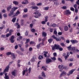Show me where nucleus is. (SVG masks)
<instances>
[{"instance_id": "f257e3e1", "label": "nucleus", "mask_w": 79, "mask_h": 79, "mask_svg": "<svg viewBox=\"0 0 79 79\" xmlns=\"http://www.w3.org/2000/svg\"><path fill=\"white\" fill-rule=\"evenodd\" d=\"M52 50L53 51L55 49V50H59L60 51H63V48L60 47V45L56 44H55L53 46H52Z\"/></svg>"}, {"instance_id": "f03ea898", "label": "nucleus", "mask_w": 79, "mask_h": 79, "mask_svg": "<svg viewBox=\"0 0 79 79\" xmlns=\"http://www.w3.org/2000/svg\"><path fill=\"white\" fill-rule=\"evenodd\" d=\"M18 8L16 7H14L13 8H12L11 10L10 11V13L8 14L9 16H11L13 15L14 12H15Z\"/></svg>"}, {"instance_id": "7ed1b4c3", "label": "nucleus", "mask_w": 79, "mask_h": 79, "mask_svg": "<svg viewBox=\"0 0 79 79\" xmlns=\"http://www.w3.org/2000/svg\"><path fill=\"white\" fill-rule=\"evenodd\" d=\"M67 48L69 51H72L73 53H75L76 51V48L75 47H71V45H70L69 46L67 47Z\"/></svg>"}, {"instance_id": "20e7f679", "label": "nucleus", "mask_w": 79, "mask_h": 79, "mask_svg": "<svg viewBox=\"0 0 79 79\" xmlns=\"http://www.w3.org/2000/svg\"><path fill=\"white\" fill-rule=\"evenodd\" d=\"M34 14L36 15L34 16L35 18H38L39 16H41V14L39 13L38 11H36L35 12Z\"/></svg>"}, {"instance_id": "39448f33", "label": "nucleus", "mask_w": 79, "mask_h": 79, "mask_svg": "<svg viewBox=\"0 0 79 79\" xmlns=\"http://www.w3.org/2000/svg\"><path fill=\"white\" fill-rule=\"evenodd\" d=\"M51 62H52V59L49 58H46V64H49V63H51Z\"/></svg>"}, {"instance_id": "423d86ee", "label": "nucleus", "mask_w": 79, "mask_h": 79, "mask_svg": "<svg viewBox=\"0 0 79 79\" xmlns=\"http://www.w3.org/2000/svg\"><path fill=\"white\" fill-rule=\"evenodd\" d=\"M14 39H15V36L12 35L10 39L11 43H14V42H15V40H14Z\"/></svg>"}, {"instance_id": "0eeeda50", "label": "nucleus", "mask_w": 79, "mask_h": 79, "mask_svg": "<svg viewBox=\"0 0 79 79\" xmlns=\"http://www.w3.org/2000/svg\"><path fill=\"white\" fill-rule=\"evenodd\" d=\"M9 69H10V64H9L8 65L6 66L3 72H8L9 71Z\"/></svg>"}, {"instance_id": "6e6552de", "label": "nucleus", "mask_w": 79, "mask_h": 79, "mask_svg": "<svg viewBox=\"0 0 79 79\" xmlns=\"http://www.w3.org/2000/svg\"><path fill=\"white\" fill-rule=\"evenodd\" d=\"M64 66L63 65H59L58 68L60 69V72H62V71L63 69L64 68Z\"/></svg>"}, {"instance_id": "1a4fd4ad", "label": "nucleus", "mask_w": 79, "mask_h": 79, "mask_svg": "<svg viewBox=\"0 0 79 79\" xmlns=\"http://www.w3.org/2000/svg\"><path fill=\"white\" fill-rule=\"evenodd\" d=\"M74 71H75V69H72L69 72V73L67 74L68 76H69V75L72 74Z\"/></svg>"}, {"instance_id": "9d476101", "label": "nucleus", "mask_w": 79, "mask_h": 79, "mask_svg": "<svg viewBox=\"0 0 79 79\" xmlns=\"http://www.w3.org/2000/svg\"><path fill=\"white\" fill-rule=\"evenodd\" d=\"M26 68V69L25 70H23L22 71L23 76L25 75V74L26 73V72L27 73V71H28V69L27 68Z\"/></svg>"}, {"instance_id": "9b49d317", "label": "nucleus", "mask_w": 79, "mask_h": 79, "mask_svg": "<svg viewBox=\"0 0 79 79\" xmlns=\"http://www.w3.org/2000/svg\"><path fill=\"white\" fill-rule=\"evenodd\" d=\"M66 72L64 71H63L60 75V77H62L63 76H64V75H66Z\"/></svg>"}, {"instance_id": "f8f14e48", "label": "nucleus", "mask_w": 79, "mask_h": 79, "mask_svg": "<svg viewBox=\"0 0 79 79\" xmlns=\"http://www.w3.org/2000/svg\"><path fill=\"white\" fill-rule=\"evenodd\" d=\"M70 42H72V44H74L75 43H78V41L77 40H72Z\"/></svg>"}, {"instance_id": "ddd939ff", "label": "nucleus", "mask_w": 79, "mask_h": 79, "mask_svg": "<svg viewBox=\"0 0 79 79\" xmlns=\"http://www.w3.org/2000/svg\"><path fill=\"white\" fill-rule=\"evenodd\" d=\"M65 12L66 15H68L71 14V12L69 10H66V11Z\"/></svg>"}, {"instance_id": "4468645a", "label": "nucleus", "mask_w": 79, "mask_h": 79, "mask_svg": "<svg viewBox=\"0 0 79 79\" xmlns=\"http://www.w3.org/2000/svg\"><path fill=\"white\" fill-rule=\"evenodd\" d=\"M16 71V70L15 69L12 72L11 74L12 76H16V72H15Z\"/></svg>"}, {"instance_id": "2eb2a0df", "label": "nucleus", "mask_w": 79, "mask_h": 79, "mask_svg": "<svg viewBox=\"0 0 79 79\" xmlns=\"http://www.w3.org/2000/svg\"><path fill=\"white\" fill-rule=\"evenodd\" d=\"M11 8H12V6H11V5H10L9 6H8L7 8V11H9Z\"/></svg>"}, {"instance_id": "dca6fc26", "label": "nucleus", "mask_w": 79, "mask_h": 79, "mask_svg": "<svg viewBox=\"0 0 79 79\" xmlns=\"http://www.w3.org/2000/svg\"><path fill=\"white\" fill-rule=\"evenodd\" d=\"M42 36L44 37V38L45 37L47 36V33L45 32H43L42 33Z\"/></svg>"}, {"instance_id": "f3484780", "label": "nucleus", "mask_w": 79, "mask_h": 79, "mask_svg": "<svg viewBox=\"0 0 79 79\" xmlns=\"http://www.w3.org/2000/svg\"><path fill=\"white\" fill-rule=\"evenodd\" d=\"M11 56H12V60H15L16 59V56L15 55L14 53H12V55H11Z\"/></svg>"}, {"instance_id": "a211bd4d", "label": "nucleus", "mask_w": 79, "mask_h": 79, "mask_svg": "<svg viewBox=\"0 0 79 79\" xmlns=\"http://www.w3.org/2000/svg\"><path fill=\"white\" fill-rule=\"evenodd\" d=\"M44 57H47V54H48V52H47V51H46V52L44 51Z\"/></svg>"}, {"instance_id": "6ab92c4d", "label": "nucleus", "mask_w": 79, "mask_h": 79, "mask_svg": "<svg viewBox=\"0 0 79 79\" xmlns=\"http://www.w3.org/2000/svg\"><path fill=\"white\" fill-rule=\"evenodd\" d=\"M68 27L67 26H65L64 27V31H68Z\"/></svg>"}, {"instance_id": "aec40b11", "label": "nucleus", "mask_w": 79, "mask_h": 79, "mask_svg": "<svg viewBox=\"0 0 79 79\" xmlns=\"http://www.w3.org/2000/svg\"><path fill=\"white\" fill-rule=\"evenodd\" d=\"M53 41V39L50 38V39L48 40V42L49 43V44H51L52 41Z\"/></svg>"}, {"instance_id": "412c9836", "label": "nucleus", "mask_w": 79, "mask_h": 79, "mask_svg": "<svg viewBox=\"0 0 79 79\" xmlns=\"http://www.w3.org/2000/svg\"><path fill=\"white\" fill-rule=\"evenodd\" d=\"M32 9L33 10L35 9L37 10V9H39V7L37 6H32Z\"/></svg>"}, {"instance_id": "4be33fe9", "label": "nucleus", "mask_w": 79, "mask_h": 79, "mask_svg": "<svg viewBox=\"0 0 79 79\" xmlns=\"http://www.w3.org/2000/svg\"><path fill=\"white\" fill-rule=\"evenodd\" d=\"M43 58V56L41 55H39L38 57V59H39V60H42Z\"/></svg>"}, {"instance_id": "5701e85b", "label": "nucleus", "mask_w": 79, "mask_h": 79, "mask_svg": "<svg viewBox=\"0 0 79 79\" xmlns=\"http://www.w3.org/2000/svg\"><path fill=\"white\" fill-rule=\"evenodd\" d=\"M48 9H49V7H45L43 8V10H46V11H47V10H48Z\"/></svg>"}, {"instance_id": "b1692460", "label": "nucleus", "mask_w": 79, "mask_h": 79, "mask_svg": "<svg viewBox=\"0 0 79 79\" xmlns=\"http://www.w3.org/2000/svg\"><path fill=\"white\" fill-rule=\"evenodd\" d=\"M53 2H54V5H59V3H58V2L57 1H53Z\"/></svg>"}, {"instance_id": "393cba45", "label": "nucleus", "mask_w": 79, "mask_h": 79, "mask_svg": "<svg viewBox=\"0 0 79 79\" xmlns=\"http://www.w3.org/2000/svg\"><path fill=\"white\" fill-rule=\"evenodd\" d=\"M55 40H56V41L57 42H58V41H60L61 40V38H57L56 37V38L55 39Z\"/></svg>"}, {"instance_id": "a878e982", "label": "nucleus", "mask_w": 79, "mask_h": 79, "mask_svg": "<svg viewBox=\"0 0 79 79\" xmlns=\"http://www.w3.org/2000/svg\"><path fill=\"white\" fill-rule=\"evenodd\" d=\"M41 76L43 77H46V76H45V74L44 72H42L41 73Z\"/></svg>"}, {"instance_id": "bb28decb", "label": "nucleus", "mask_w": 79, "mask_h": 79, "mask_svg": "<svg viewBox=\"0 0 79 79\" xmlns=\"http://www.w3.org/2000/svg\"><path fill=\"white\" fill-rule=\"evenodd\" d=\"M6 55H7V56H9V55H12V53L11 52H8L6 53Z\"/></svg>"}, {"instance_id": "cd10ccee", "label": "nucleus", "mask_w": 79, "mask_h": 79, "mask_svg": "<svg viewBox=\"0 0 79 79\" xmlns=\"http://www.w3.org/2000/svg\"><path fill=\"white\" fill-rule=\"evenodd\" d=\"M13 3L14 4H15V5H18V2L16 1H14L13 2Z\"/></svg>"}, {"instance_id": "c85d7f7f", "label": "nucleus", "mask_w": 79, "mask_h": 79, "mask_svg": "<svg viewBox=\"0 0 79 79\" xmlns=\"http://www.w3.org/2000/svg\"><path fill=\"white\" fill-rule=\"evenodd\" d=\"M51 59L52 60H53V61H55L56 60V59L55 58V57L54 56L53 57H51Z\"/></svg>"}, {"instance_id": "c756f323", "label": "nucleus", "mask_w": 79, "mask_h": 79, "mask_svg": "<svg viewBox=\"0 0 79 79\" xmlns=\"http://www.w3.org/2000/svg\"><path fill=\"white\" fill-rule=\"evenodd\" d=\"M16 18L15 17L14 18H13V19H12V21L13 23H15V21H16Z\"/></svg>"}, {"instance_id": "7c9ffc66", "label": "nucleus", "mask_w": 79, "mask_h": 79, "mask_svg": "<svg viewBox=\"0 0 79 79\" xmlns=\"http://www.w3.org/2000/svg\"><path fill=\"white\" fill-rule=\"evenodd\" d=\"M48 19V16H46L45 17L44 21L45 22H47V21H48V20L47 19Z\"/></svg>"}, {"instance_id": "2f4dec72", "label": "nucleus", "mask_w": 79, "mask_h": 79, "mask_svg": "<svg viewBox=\"0 0 79 79\" xmlns=\"http://www.w3.org/2000/svg\"><path fill=\"white\" fill-rule=\"evenodd\" d=\"M40 45H41V44H40L37 45L36 47L38 49H39V48H40Z\"/></svg>"}, {"instance_id": "473e14b6", "label": "nucleus", "mask_w": 79, "mask_h": 79, "mask_svg": "<svg viewBox=\"0 0 79 79\" xmlns=\"http://www.w3.org/2000/svg\"><path fill=\"white\" fill-rule=\"evenodd\" d=\"M42 68L43 69L44 71H47V68H45V66H42Z\"/></svg>"}, {"instance_id": "72a5a7b5", "label": "nucleus", "mask_w": 79, "mask_h": 79, "mask_svg": "<svg viewBox=\"0 0 79 79\" xmlns=\"http://www.w3.org/2000/svg\"><path fill=\"white\" fill-rule=\"evenodd\" d=\"M11 35L10 33H8L6 35V37H9V36H10Z\"/></svg>"}, {"instance_id": "f704fd0d", "label": "nucleus", "mask_w": 79, "mask_h": 79, "mask_svg": "<svg viewBox=\"0 0 79 79\" xmlns=\"http://www.w3.org/2000/svg\"><path fill=\"white\" fill-rule=\"evenodd\" d=\"M5 26L4 25H2V27H0V29H3Z\"/></svg>"}, {"instance_id": "c9c22d12", "label": "nucleus", "mask_w": 79, "mask_h": 79, "mask_svg": "<svg viewBox=\"0 0 79 79\" xmlns=\"http://www.w3.org/2000/svg\"><path fill=\"white\" fill-rule=\"evenodd\" d=\"M52 26L53 27H55L56 26V24L55 23H53V24L52 25Z\"/></svg>"}, {"instance_id": "e433bc0d", "label": "nucleus", "mask_w": 79, "mask_h": 79, "mask_svg": "<svg viewBox=\"0 0 79 79\" xmlns=\"http://www.w3.org/2000/svg\"><path fill=\"white\" fill-rule=\"evenodd\" d=\"M30 41V39H27L26 40V43H25V44H28V43Z\"/></svg>"}, {"instance_id": "4c0bfd02", "label": "nucleus", "mask_w": 79, "mask_h": 79, "mask_svg": "<svg viewBox=\"0 0 79 79\" xmlns=\"http://www.w3.org/2000/svg\"><path fill=\"white\" fill-rule=\"evenodd\" d=\"M20 13V12H19V10H17L15 14V15H18Z\"/></svg>"}, {"instance_id": "58836bf2", "label": "nucleus", "mask_w": 79, "mask_h": 79, "mask_svg": "<svg viewBox=\"0 0 79 79\" xmlns=\"http://www.w3.org/2000/svg\"><path fill=\"white\" fill-rule=\"evenodd\" d=\"M23 11L24 13H26L27 12V9L25 8L23 10Z\"/></svg>"}, {"instance_id": "ea45409f", "label": "nucleus", "mask_w": 79, "mask_h": 79, "mask_svg": "<svg viewBox=\"0 0 79 79\" xmlns=\"http://www.w3.org/2000/svg\"><path fill=\"white\" fill-rule=\"evenodd\" d=\"M31 31L32 32H35V30L34 28H32L31 30Z\"/></svg>"}, {"instance_id": "a19ab883", "label": "nucleus", "mask_w": 79, "mask_h": 79, "mask_svg": "<svg viewBox=\"0 0 79 79\" xmlns=\"http://www.w3.org/2000/svg\"><path fill=\"white\" fill-rule=\"evenodd\" d=\"M68 61H73V59H68Z\"/></svg>"}, {"instance_id": "79ce46f5", "label": "nucleus", "mask_w": 79, "mask_h": 79, "mask_svg": "<svg viewBox=\"0 0 79 79\" xmlns=\"http://www.w3.org/2000/svg\"><path fill=\"white\" fill-rule=\"evenodd\" d=\"M53 33L55 34V35H57V34H58L57 31H56V30L54 31Z\"/></svg>"}, {"instance_id": "37998d69", "label": "nucleus", "mask_w": 79, "mask_h": 79, "mask_svg": "<svg viewBox=\"0 0 79 79\" xmlns=\"http://www.w3.org/2000/svg\"><path fill=\"white\" fill-rule=\"evenodd\" d=\"M60 45L62 46V47H64L65 44H64V43H60Z\"/></svg>"}, {"instance_id": "c03bdc74", "label": "nucleus", "mask_w": 79, "mask_h": 79, "mask_svg": "<svg viewBox=\"0 0 79 79\" xmlns=\"http://www.w3.org/2000/svg\"><path fill=\"white\" fill-rule=\"evenodd\" d=\"M70 10L71 11H74V9L73 7H71L70 8Z\"/></svg>"}, {"instance_id": "a18cd8bd", "label": "nucleus", "mask_w": 79, "mask_h": 79, "mask_svg": "<svg viewBox=\"0 0 79 79\" xmlns=\"http://www.w3.org/2000/svg\"><path fill=\"white\" fill-rule=\"evenodd\" d=\"M13 32V30H10L9 31V34H10L11 35V33Z\"/></svg>"}, {"instance_id": "49530a36", "label": "nucleus", "mask_w": 79, "mask_h": 79, "mask_svg": "<svg viewBox=\"0 0 79 79\" xmlns=\"http://www.w3.org/2000/svg\"><path fill=\"white\" fill-rule=\"evenodd\" d=\"M4 78L5 79H9V76H6V77H4Z\"/></svg>"}, {"instance_id": "de8ad7c7", "label": "nucleus", "mask_w": 79, "mask_h": 79, "mask_svg": "<svg viewBox=\"0 0 79 79\" xmlns=\"http://www.w3.org/2000/svg\"><path fill=\"white\" fill-rule=\"evenodd\" d=\"M68 56H64V58H65V60H67V58H68Z\"/></svg>"}, {"instance_id": "09e8293b", "label": "nucleus", "mask_w": 79, "mask_h": 79, "mask_svg": "<svg viewBox=\"0 0 79 79\" xmlns=\"http://www.w3.org/2000/svg\"><path fill=\"white\" fill-rule=\"evenodd\" d=\"M73 6H74V8H75V9L77 8V4H74L73 5Z\"/></svg>"}, {"instance_id": "8fccbe9b", "label": "nucleus", "mask_w": 79, "mask_h": 79, "mask_svg": "<svg viewBox=\"0 0 79 79\" xmlns=\"http://www.w3.org/2000/svg\"><path fill=\"white\" fill-rule=\"evenodd\" d=\"M49 31L50 32H53V28H50L49 29Z\"/></svg>"}, {"instance_id": "3c124183", "label": "nucleus", "mask_w": 79, "mask_h": 79, "mask_svg": "<svg viewBox=\"0 0 79 79\" xmlns=\"http://www.w3.org/2000/svg\"><path fill=\"white\" fill-rule=\"evenodd\" d=\"M35 61V60H34V59H33V58H32L31 60H30V61H31L32 63H33L34 61Z\"/></svg>"}, {"instance_id": "603ef678", "label": "nucleus", "mask_w": 79, "mask_h": 79, "mask_svg": "<svg viewBox=\"0 0 79 79\" xmlns=\"http://www.w3.org/2000/svg\"><path fill=\"white\" fill-rule=\"evenodd\" d=\"M18 38L19 39V40H21V39H23V37L21 36H19Z\"/></svg>"}, {"instance_id": "864d4df0", "label": "nucleus", "mask_w": 79, "mask_h": 79, "mask_svg": "<svg viewBox=\"0 0 79 79\" xmlns=\"http://www.w3.org/2000/svg\"><path fill=\"white\" fill-rule=\"evenodd\" d=\"M58 60L59 61H60V62H62L63 61V60H61V58H58Z\"/></svg>"}, {"instance_id": "5fc2aeb1", "label": "nucleus", "mask_w": 79, "mask_h": 79, "mask_svg": "<svg viewBox=\"0 0 79 79\" xmlns=\"http://www.w3.org/2000/svg\"><path fill=\"white\" fill-rule=\"evenodd\" d=\"M53 56H55H55H57V54L56 53V52H55L53 54Z\"/></svg>"}, {"instance_id": "6e6d98bb", "label": "nucleus", "mask_w": 79, "mask_h": 79, "mask_svg": "<svg viewBox=\"0 0 79 79\" xmlns=\"http://www.w3.org/2000/svg\"><path fill=\"white\" fill-rule=\"evenodd\" d=\"M78 19V16H76L74 20L75 21H76V20H77Z\"/></svg>"}, {"instance_id": "4d7b16f0", "label": "nucleus", "mask_w": 79, "mask_h": 79, "mask_svg": "<svg viewBox=\"0 0 79 79\" xmlns=\"http://www.w3.org/2000/svg\"><path fill=\"white\" fill-rule=\"evenodd\" d=\"M67 7L66 6H64L62 7V9H63V10H65V9H66Z\"/></svg>"}, {"instance_id": "13d9d810", "label": "nucleus", "mask_w": 79, "mask_h": 79, "mask_svg": "<svg viewBox=\"0 0 79 79\" xmlns=\"http://www.w3.org/2000/svg\"><path fill=\"white\" fill-rule=\"evenodd\" d=\"M33 26V24L32 23H31L30 24V27L32 29V27Z\"/></svg>"}, {"instance_id": "bf43d9fd", "label": "nucleus", "mask_w": 79, "mask_h": 79, "mask_svg": "<svg viewBox=\"0 0 79 79\" xmlns=\"http://www.w3.org/2000/svg\"><path fill=\"white\" fill-rule=\"evenodd\" d=\"M46 22H45V21H42V22H41V23L42 24H45V23H46Z\"/></svg>"}, {"instance_id": "052dcab7", "label": "nucleus", "mask_w": 79, "mask_h": 79, "mask_svg": "<svg viewBox=\"0 0 79 79\" xmlns=\"http://www.w3.org/2000/svg\"><path fill=\"white\" fill-rule=\"evenodd\" d=\"M28 73H31V67H30L29 69H28Z\"/></svg>"}, {"instance_id": "680f3d73", "label": "nucleus", "mask_w": 79, "mask_h": 79, "mask_svg": "<svg viewBox=\"0 0 79 79\" xmlns=\"http://www.w3.org/2000/svg\"><path fill=\"white\" fill-rule=\"evenodd\" d=\"M30 44H34V42H33L32 41H31L30 42Z\"/></svg>"}, {"instance_id": "e2e57ef3", "label": "nucleus", "mask_w": 79, "mask_h": 79, "mask_svg": "<svg viewBox=\"0 0 79 79\" xmlns=\"http://www.w3.org/2000/svg\"><path fill=\"white\" fill-rule=\"evenodd\" d=\"M62 32H59L58 33V35H62Z\"/></svg>"}, {"instance_id": "0e129e2a", "label": "nucleus", "mask_w": 79, "mask_h": 79, "mask_svg": "<svg viewBox=\"0 0 79 79\" xmlns=\"http://www.w3.org/2000/svg\"><path fill=\"white\" fill-rule=\"evenodd\" d=\"M25 35H26V36H27V35H28V32H27V31L25 32Z\"/></svg>"}, {"instance_id": "69168bd1", "label": "nucleus", "mask_w": 79, "mask_h": 79, "mask_svg": "<svg viewBox=\"0 0 79 79\" xmlns=\"http://www.w3.org/2000/svg\"><path fill=\"white\" fill-rule=\"evenodd\" d=\"M18 45H16L15 46V49H18Z\"/></svg>"}, {"instance_id": "338daca9", "label": "nucleus", "mask_w": 79, "mask_h": 79, "mask_svg": "<svg viewBox=\"0 0 79 79\" xmlns=\"http://www.w3.org/2000/svg\"><path fill=\"white\" fill-rule=\"evenodd\" d=\"M42 5V3L40 2L37 4V6H40Z\"/></svg>"}, {"instance_id": "774afa93", "label": "nucleus", "mask_w": 79, "mask_h": 79, "mask_svg": "<svg viewBox=\"0 0 79 79\" xmlns=\"http://www.w3.org/2000/svg\"><path fill=\"white\" fill-rule=\"evenodd\" d=\"M1 37H3V38H6L5 37V35H2L1 36Z\"/></svg>"}]
</instances>
